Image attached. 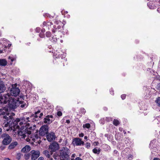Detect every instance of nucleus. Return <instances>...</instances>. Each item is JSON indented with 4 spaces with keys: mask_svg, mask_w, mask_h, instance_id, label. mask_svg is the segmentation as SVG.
I'll return each instance as SVG.
<instances>
[{
    "mask_svg": "<svg viewBox=\"0 0 160 160\" xmlns=\"http://www.w3.org/2000/svg\"><path fill=\"white\" fill-rule=\"evenodd\" d=\"M122 130H123V129L122 128H119V130L120 131H122Z\"/></svg>",
    "mask_w": 160,
    "mask_h": 160,
    "instance_id": "obj_48",
    "label": "nucleus"
},
{
    "mask_svg": "<svg viewBox=\"0 0 160 160\" xmlns=\"http://www.w3.org/2000/svg\"><path fill=\"white\" fill-rule=\"evenodd\" d=\"M98 142H94V143H93L94 145L95 146L98 145Z\"/></svg>",
    "mask_w": 160,
    "mask_h": 160,
    "instance_id": "obj_42",
    "label": "nucleus"
},
{
    "mask_svg": "<svg viewBox=\"0 0 160 160\" xmlns=\"http://www.w3.org/2000/svg\"><path fill=\"white\" fill-rule=\"evenodd\" d=\"M20 158V157H18V159H19Z\"/></svg>",
    "mask_w": 160,
    "mask_h": 160,
    "instance_id": "obj_54",
    "label": "nucleus"
},
{
    "mask_svg": "<svg viewBox=\"0 0 160 160\" xmlns=\"http://www.w3.org/2000/svg\"><path fill=\"white\" fill-rule=\"evenodd\" d=\"M10 122H7L5 121V122L2 125V127H3V128L5 130L8 131L10 129L11 130H12L13 131H15V128H14L13 126L15 125V124L14 123V121L13 123V124L12 125V127H10L9 126L8 123Z\"/></svg>",
    "mask_w": 160,
    "mask_h": 160,
    "instance_id": "obj_7",
    "label": "nucleus"
},
{
    "mask_svg": "<svg viewBox=\"0 0 160 160\" xmlns=\"http://www.w3.org/2000/svg\"><path fill=\"white\" fill-rule=\"evenodd\" d=\"M41 31L42 32H45V29H42Z\"/></svg>",
    "mask_w": 160,
    "mask_h": 160,
    "instance_id": "obj_47",
    "label": "nucleus"
},
{
    "mask_svg": "<svg viewBox=\"0 0 160 160\" xmlns=\"http://www.w3.org/2000/svg\"><path fill=\"white\" fill-rule=\"evenodd\" d=\"M105 109L107 110V108H105Z\"/></svg>",
    "mask_w": 160,
    "mask_h": 160,
    "instance_id": "obj_64",
    "label": "nucleus"
},
{
    "mask_svg": "<svg viewBox=\"0 0 160 160\" xmlns=\"http://www.w3.org/2000/svg\"><path fill=\"white\" fill-rule=\"evenodd\" d=\"M30 122L29 117L21 118H17L14 121L15 124L13 126L14 128L18 129V136L20 139L25 138L26 137L28 138L26 139L27 142L31 141L33 142H38L37 140L39 138L38 132L36 130L35 133L34 135L32 134V133L35 130V126L30 127L28 128Z\"/></svg>",
    "mask_w": 160,
    "mask_h": 160,
    "instance_id": "obj_1",
    "label": "nucleus"
},
{
    "mask_svg": "<svg viewBox=\"0 0 160 160\" xmlns=\"http://www.w3.org/2000/svg\"><path fill=\"white\" fill-rule=\"evenodd\" d=\"M105 109L107 110V108H105Z\"/></svg>",
    "mask_w": 160,
    "mask_h": 160,
    "instance_id": "obj_63",
    "label": "nucleus"
},
{
    "mask_svg": "<svg viewBox=\"0 0 160 160\" xmlns=\"http://www.w3.org/2000/svg\"><path fill=\"white\" fill-rule=\"evenodd\" d=\"M133 157V156L132 155H130L129 156L128 158L130 159H131Z\"/></svg>",
    "mask_w": 160,
    "mask_h": 160,
    "instance_id": "obj_40",
    "label": "nucleus"
},
{
    "mask_svg": "<svg viewBox=\"0 0 160 160\" xmlns=\"http://www.w3.org/2000/svg\"><path fill=\"white\" fill-rule=\"evenodd\" d=\"M8 107H3L0 108V116L4 119L5 121L11 122L15 115L13 113H10Z\"/></svg>",
    "mask_w": 160,
    "mask_h": 160,
    "instance_id": "obj_2",
    "label": "nucleus"
},
{
    "mask_svg": "<svg viewBox=\"0 0 160 160\" xmlns=\"http://www.w3.org/2000/svg\"><path fill=\"white\" fill-rule=\"evenodd\" d=\"M59 55V54H58V53H56V57H58Z\"/></svg>",
    "mask_w": 160,
    "mask_h": 160,
    "instance_id": "obj_49",
    "label": "nucleus"
},
{
    "mask_svg": "<svg viewBox=\"0 0 160 160\" xmlns=\"http://www.w3.org/2000/svg\"><path fill=\"white\" fill-rule=\"evenodd\" d=\"M62 112L60 111H58L57 112V115L59 116H61L62 115Z\"/></svg>",
    "mask_w": 160,
    "mask_h": 160,
    "instance_id": "obj_34",
    "label": "nucleus"
},
{
    "mask_svg": "<svg viewBox=\"0 0 160 160\" xmlns=\"http://www.w3.org/2000/svg\"><path fill=\"white\" fill-rule=\"evenodd\" d=\"M1 137L3 139L2 142L3 144L7 145L11 142L12 138L8 134L6 133H3Z\"/></svg>",
    "mask_w": 160,
    "mask_h": 160,
    "instance_id": "obj_5",
    "label": "nucleus"
},
{
    "mask_svg": "<svg viewBox=\"0 0 160 160\" xmlns=\"http://www.w3.org/2000/svg\"><path fill=\"white\" fill-rule=\"evenodd\" d=\"M9 59H10L12 62L15 60L16 58L14 57H12L11 56H9L8 58Z\"/></svg>",
    "mask_w": 160,
    "mask_h": 160,
    "instance_id": "obj_29",
    "label": "nucleus"
},
{
    "mask_svg": "<svg viewBox=\"0 0 160 160\" xmlns=\"http://www.w3.org/2000/svg\"><path fill=\"white\" fill-rule=\"evenodd\" d=\"M30 157V155L29 154H26L24 155L25 158L26 160H28L29 158Z\"/></svg>",
    "mask_w": 160,
    "mask_h": 160,
    "instance_id": "obj_27",
    "label": "nucleus"
},
{
    "mask_svg": "<svg viewBox=\"0 0 160 160\" xmlns=\"http://www.w3.org/2000/svg\"><path fill=\"white\" fill-rule=\"evenodd\" d=\"M6 90V87L4 86L3 82L0 80V93L3 92Z\"/></svg>",
    "mask_w": 160,
    "mask_h": 160,
    "instance_id": "obj_17",
    "label": "nucleus"
},
{
    "mask_svg": "<svg viewBox=\"0 0 160 160\" xmlns=\"http://www.w3.org/2000/svg\"><path fill=\"white\" fill-rule=\"evenodd\" d=\"M119 124V122L118 120L116 119H114L113 121V124L116 126H118Z\"/></svg>",
    "mask_w": 160,
    "mask_h": 160,
    "instance_id": "obj_26",
    "label": "nucleus"
},
{
    "mask_svg": "<svg viewBox=\"0 0 160 160\" xmlns=\"http://www.w3.org/2000/svg\"><path fill=\"white\" fill-rule=\"evenodd\" d=\"M2 51H0V53H2Z\"/></svg>",
    "mask_w": 160,
    "mask_h": 160,
    "instance_id": "obj_57",
    "label": "nucleus"
},
{
    "mask_svg": "<svg viewBox=\"0 0 160 160\" xmlns=\"http://www.w3.org/2000/svg\"><path fill=\"white\" fill-rule=\"evenodd\" d=\"M90 144L89 143L87 142L85 144V147L87 148H89L90 147Z\"/></svg>",
    "mask_w": 160,
    "mask_h": 160,
    "instance_id": "obj_31",
    "label": "nucleus"
},
{
    "mask_svg": "<svg viewBox=\"0 0 160 160\" xmlns=\"http://www.w3.org/2000/svg\"><path fill=\"white\" fill-rule=\"evenodd\" d=\"M32 154V160H36L40 155V152L38 151L32 150L31 152Z\"/></svg>",
    "mask_w": 160,
    "mask_h": 160,
    "instance_id": "obj_11",
    "label": "nucleus"
},
{
    "mask_svg": "<svg viewBox=\"0 0 160 160\" xmlns=\"http://www.w3.org/2000/svg\"><path fill=\"white\" fill-rule=\"evenodd\" d=\"M41 30V29L40 28L37 27L36 29V31L37 32H39Z\"/></svg>",
    "mask_w": 160,
    "mask_h": 160,
    "instance_id": "obj_33",
    "label": "nucleus"
},
{
    "mask_svg": "<svg viewBox=\"0 0 160 160\" xmlns=\"http://www.w3.org/2000/svg\"><path fill=\"white\" fill-rule=\"evenodd\" d=\"M43 109L41 108H36V112H35V115H33L30 117V122L32 119V121L34 122L36 121H38L39 118H40L43 116Z\"/></svg>",
    "mask_w": 160,
    "mask_h": 160,
    "instance_id": "obj_3",
    "label": "nucleus"
},
{
    "mask_svg": "<svg viewBox=\"0 0 160 160\" xmlns=\"http://www.w3.org/2000/svg\"><path fill=\"white\" fill-rule=\"evenodd\" d=\"M7 64V62L5 59H0V66H5Z\"/></svg>",
    "mask_w": 160,
    "mask_h": 160,
    "instance_id": "obj_22",
    "label": "nucleus"
},
{
    "mask_svg": "<svg viewBox=\"0 0 160 160\" xmlns=\"http://www.w3.org/2000/svg\"><path fill=\"white\" fill-rule=\"evenodd\" d=\"M52 159H52V158H50V160H52Z\"/></svg>",
    "mask_w": 160,
    "mask_h": 160,
    "instance_id": "obj_55",
    "label": "nucleus"
},
{
    "mask_svg": "<svg viewBox=\"0 0 160 160\" xmlns=\"http://www.w3.org/2000/svg\"><path fill=\"white\" fill-rule=\"evenodd\" d=\"M111 92H113V91H112V90L111 89Z\"/></svg>",
    "mask_w": 160,
    "mask_h": 160,
    "instance_id": "obj_59",
    "label": "nucleus"
},
{
    "mask_svg": "<svg viewBox=\"0 0 160 160\" xmlns=\"http://www.w3.org/2000/svg\"><path fill=\"white\" fill-rule=\"evenodd\" d=\"M2 132V128H0V134Z\"/></svg>",
    "mask_w": 160,
    "mask_h": 160,
    "instance_id": "obj_52",
    "label": "nucleus"
},
{
    "mask_svg": "<svg viewBox=\"0 0 160 160\" xmlns=\"http://www.w3.org/2000/svg\"><path fill=\"white\" fill-rule=\"evenodd\" d=\"M55 23L57 25L58 24H59V25L58 26H57V28L56 29V30L55 31L56 32L57 31L59 32L61 31V28H62L61 26H62V22L60 21H56L55 22ZM55 27H57L56 26H55Z\"/></svg>",
    "mask_w": 160,
    "mask_h": 160,
    "instance_id": "obj_16",
    "label": "nucleus"
},
{
    "mask_svg": "<svg viewBox=\"0 0 160 160\" xmlns=\"http://www.w3.org/2000/svg\"><path fill=\"white\" fill-rule=\"evenodd\" d=\"M66 12L67 13H68V12L67 11V12Z\"/></svg>",
    "mask_w": 160,
    "mask_h": 160,
    "instance_id": "obj_62",
    "label": "nucleus"
},
{
    "mask_svg": "<svg viewBox=\"0 0 160 160\" xmlns=\"http://www.w3.org/2000/svg\"><path fill=\"white\" fill-rule=\"evenodd\" d=\"M73 143L76 146H81L84 144V142L82 141L81 139L78 138H75L73 139Z\"/></svg>",
    "mask_w": 160,
    "mask_h": 160,
    "instance_id": "obj_13",
    "label": "nucleus"
},
{
    "mask_svg": "<svg viewBox=\"0 0 160 160\" xmlns=\"http://www.w3.org/2000/svg\"><path fill=\"white\" fill-rule=\"evenodd\" d=\"M69 150L67 147H63V149L60 152V155L63 158L68 159L69 158Z\"/></svg>",
    "mask_w": 160,
    "mask_h": 160,
    "instance_id": "obj_8",
    "label": "nucleus"
},
{
    "mask_svg": "<svg viewBox=\"0 0 160 160\" xmlns=\"http://www.w3.org/2000/svg\"><path fill=\"white\" fill-rule=\"evenodd\" d=\"M157 11L158 12L160 13V8H158Z\"/></svg>",
    "mask_w": 160,
    "mask_h": 160,
    "instance_id": "obj_45",
    "label": "nucleus"
},
{
    "mask_svg": "<svg viewBox=\"0 0 160 160\" xmlns=\"http://www.w3.org/2000/svg\"><path fill=\"white\" fill-rule=\"evenodd\" d=\"M106 120L107 121H110L112 120V118H106Z\"/></svg>",
    "mask_w": 160,
    "mask_h": 160,
    "instance_id": "obj_35",
    "label": "nucleus"
},
{
    "mask_svg": "<svg viewBox=\"0 0 160 160\" xmlns=\"http://www.w3.org/2000/svg\"><path fill=\"white\" fill-rule=\"evenodd\" d=\"M51 33L50 32H47L46 33V35L47 37H50L51 36Z\"/></svg>",
    "mask_w": 160,
    "mask_h": 160,
    "instance_id": "obj_30",
    "label": "nucleus"
},
{
    "mask_svg": "<svg viewBox=\"0 0 160 160\" xmlns=\"http://www.w3.org/2000/svg\"><path fill=\"white\" fill-rule=\"evenodd\" d=\"M126 97V95L125 94H123L121 96V98L123 100L125 99Z\"/></svg>",
    "mask_w": 160,
    "mask_h": 160,
    "instance_id": "obj_37",
    "label": "nucleus"
},
{
    "mask_svg": "<svg viewBox=\"0 0 160 160\" xmlns=\"http://www.w3.org/2000/svg\"><path fill=\"white\" fill-rule=\"evenodd\" d=\"M39 35L40 37L41 38H43L44 37V35L43 33H40Z\"/></svg>",
    "mask_w": 160,
    "mask_h": 160,
    "instance_id": "obj_38",
    "label": "nucleus"
},
{
    "mask_svg": "<svg viewBox=\"0 0 160 160\" xmlns=\"http://www.w3.org/2000/svg\"><path fill=\"white\" fill-rule=\"evenodd\" d=\"M52 115H48L44 118V122L47 124H50L53 120Z\"/></svg>",
    "mask_w": 160,
    "mask_h": 160,
    "instance_id": "obj_15",
    "label": "nucleus"
},
{
    "mask_svg": "<svg viewBox=\"0 0 160 160\" xmlns=\"http://www.w3.org/2000/svg\"><path fill=\"white\" fill-rule=\"evenodd\" d=\"M52 24V22H43V26L44 27H46L48 28L49 29H50L51 25Z\"/></svg>",
    "mask_w": 160,
    "mask_h": 160,
    "instance_id": "obj_18",
    "label": "nucleus"
},
{
    "mask_svg": "<svg viewBox=\"0 0 160 160\" xmlns=\"http://www.w3.org/2000/svg\"><path fill=\"white\" fill-rule=\"evenodd\" d=\"M47 138L48 140L51 142L55 140L56 136L54 133L51 132L48 133L47 136Z\"/></svg>",
    "mask_w": 160,
    "mask_h": 160,
    "instance_id": "obj_14",
    "label": "nucleus"
},
{
    "mask_svg": "<svg viewBox=\"0 0 160 160\" xmlns=\"http://www.w3.org/2000/svg\"><path fill=\"white\" fill-rule=\"evenodd\" d=\"M91 127V125L89 123H87L84 124L83 125V128H89Z\"/></svg>",
    "mask_w": 160,
    "mask_h": 160,
    "instance_id": "obj_25",
    "label": "nucleus"
},
{
    "mask_svg": "<svg viewBox=\"0 0 160 160\" xmlns=\"http://www.w3.org/2000/svg\"><path fill=\"white\" fill-rule=\"evenodd\" d=\"M84 136V134L83 133H81L79 134V136L81 137H82Z\"/></svg>",
    "mask_w": 160,
    "mask_h": 160,
    "instance_id": "obj_41",
    "label": "nucleus"
},
{
    "mask_svg": "<svg viewBox=\"0 0 160 160\" xmlns=\"http://www.w3.org/2000/svg\"><path fill=\"white\" fill-rule=\"evenodd\" d=\"M156 102L158 104V106L160 107V97H158L156 101Z\"/></svg>",
    "mask_w": 160,
    "mask_h": 160,
    "instance_id": "obj_28",
    "label": "nucleus"
},
{
    "mask_svg": "<svg viewBox=\"0 0 160 160\" xmlns=\"http://www.w3.org/2000/svg\"><path fill=\"white\" fill-rule=\"evenodd\" d=\"M57 40V39H56V40H54V41L55 42H56Z\"/></svg>",
    "mask_w": 160,
    "mask_h": 160,
    "instance_id": "obj_56",
    "label": "nucleus"
},
{
    "mask_svg": "<svg viewBox=\"0 0 160 160\" xmlns=\"http://www.w3.org/2000/svg\"><path fill=\"white\" fill-rule=\"evenodd\" d=\"M11 95L9 93L4 94L3 96H0V103L1 105L6 104L10 99Z\"/></svg>",
    "mask_w": 160,
    "mask_h": 160,
    "instance_id": "obj_6",
    "label": "nucleus"
},
{
    "mask_svg": "<svg viewBox=\"0 0 160 160\" xmlns=\"http://www.w3.org/2000/svg\"><path fill=\"white\" fill-rule=\"evenodd\" d=\"M19 92L20 90L18 88L13 87L11 88L10 91L11 95L15 97L18 95Z\"/></svg>",
    "mask_w": 160,
    "mask_h": 160,
    "instance_id": "obj_10",
    "label": "nucleus"
},
{
    "mask_svg": "<svg viewBox=\"0 0 160 160\" xmlns=\"http://www.w3.org/2000/svg\"><path fill=\"white\" fill-rule=\"evenodd\" d=\"M75 156L76 155L75 154H72L71 159H71L72 158L74 159V158L75 157Z\"/></svg>",
    "mask_w": 160,
    "mask_h": 160,
    "instance_id": "obj_39",
    "label": "nucleus"
},
{
    "mask_svg": "<svg viewBox=\"0 0 160 160\" xmlns=\"http://www.w3.org/2000/svg\"><path fill=\"white\" fill-rule=\"evenodd\" d=\"M11 45H12V44H8V45L7 46V47L8 48H10V47H11Z\"/></svg>",
    "mask_w": 160,
    "mask_h": 160,
    "instance_id": "obj_44",
    "label": "nucleus"
},
{
    "mask_svg": "<svg viewBox=\"0 0 160 160\" xmlns=\"http://www.w3.org/2000/svg\"><path fill=\"white\" fill-rule=\"evenodd\" d=\"M43 153L48 158H50V155L48 151L45 150L43 151Z\"/></svg>",
    "mask_w": 160,
    "mask_h": 160,
    "instance_id": "obj_24",
    "label": "nucleus"
},
{
    "mask_svg": "<svg viewBox=\"0 0 160 160\" xmlns=\"http://www.w3.org/2000/svg\"><path fill=\"white\" fill-rule=\"evenodd\" d=\"M111 92H113V91H112V90L111 89Z\"/></svg>",
    "mask_w": 160,
    "mask_h": 160,
    "instance_id": "obj_60",
    "label": "nucleus"
},
{
    "mask_svg": "<svg viewBox=\"0 0 160 160\" xmlns=\"http://www.w3.org/2000/svg\"><path fill=\"white\" fill-rule=\"evenodd\" d=\"M84 138L85 139L87 140L88 139V137L87 136H85L84 137Z\"/></svg>",
    "mask_w": 160,
    "mask_h": 160,
    "instance_id": "obj_50",
    "label": "nucleus"
},
{
    "mask_svg": "<svg viewBox=\"0 0 160 160\" xmlns=\"http://www.w3.org/2000/svg\"><path fill=\"white\" fill-rule=\"evenodd\" d=\"M100 151V150L99 148L97 149L96 148H94L92 150L93 153L98 154L99 153Z\"/></svg>",
    "mask_w": 160,
    "mask_h": 160,
    "instance_id": "obj_23",
    "label": "nucleus"
},
{
    "mask_svg": "<svg viewBox=\"0 0 160 160\" xmlns=\"http://www.w3.org/2000/svg\"><path fill=\"white\" fill-rule=\"evenodd\" d=\"M48 132V128L47 126H43L41 127L39 130V134L40 135L44 136Z\"/></svg>",
    "mask_w": 160,
    "mask_h": 160,
    "instance_id": "obj_9",
    "label": "nucleus"
},
{
    "mask_svg": "<svg viewBox=\"0 0 160 160\" xmlns=\"http://www.w3.org/2000/svg\"><path fill=\"white\" fill-rule=\"evenodd\" d=\"M30 147L28 145H26L21 150L22 152H27L29 151L30 150Z\"/></svg>",
    "mask_w": 160,
    "mask_h": 160,
    "instance_id": "obj_19",
    "label": "nucleus"
},
{
    "mask_svg": "<svg viewBox=\"0 0 160 160\" xmlns=\"http://www.w3.org/2000/svg\"><path fill=\"white\" fill-rule=\"evenodd\" d=\"M43 158L42 157H40L38 159V160H43Z\"/></svg>",
    "mask_w": 160,
    "mask_h": 160,
    "instance_id": "obj_43",
    "label": "nucleus"
},
{
    "mask_svg": "<svg viewBox=\"0 0 160 160\" xmlns=\"http://www.w3.org/2000/svg\"><path fill=\"white\" fill-rule=\"evenodd\" d=\"M18 143L17 142H12L9 146V148L10 149L14 148L17 145Z\"/></svg>",
    "mask_w": 160,
    "mask_h": 160,
    "instance_id": "obj_21",
    "label": "nucleus"
},
{
    "mask_svg": "<svg viewBox=\"0 0 160 160\" xmlns=\"http://www.w3.org/2000/svg\"><path fill=\"white\" fill-rule=\"evenodd\" d=\"M49 148L52 151L55 152L59 149V144L56 142H54L50 145Z\"/></svg>",
    "mask_w": 160,
    "mask_h": 160,
    "instance_id": "obj_12",
    "label": "nucleus"
},
{
    "mask_svg": "<svg viewBox=\"0 0 160 160\" xmlns=\"http://www.w3.org/2000/svg\"><path fill=\"white\" fill-rule=\"evenodd\" d=\"M20 102L21 104L20 107L21 108L23 109L26 108L28 107V104L27 102L26 101L25 102L24 101H21Z\"/></svg>",
    "mask_w": 160,
    "mask_h": 160,
    "instance_id": "obj_20",
    "label": "nucleus"
},
{
    "mask_svg": "<svg viewBox=\"0 0 160 160\" xmlns=\"http://www.w3.org/2000/svg\"><path fill=\"white\" fill-rule=\"evenodd\" d=\"M4 160H11L9 158H5V159Z\"/></svg>",
    "mask_w": 160,
    "mask_h": 160,
    "instance_id": "obj_51",
    "label": "nucleus"
},
{
    "mask_svg": "<svg viewBox=\"0 0 160 160\" xmlns=\"http://www.w3.org/2000/svg\"><path fill=\"white\" fill-rule=\"evenodd\" d=\"M153 160H160V159L157 158H155Z\"/></svg>",
    "mask_w": 160,
    "mask_h": 160,
    "instance_id": "obj_46",
    "label": "nucleus"
},
{
    "mask_svg": "<svg viewBox=\"0 0 160 160\" xmlns=\"http://www.w3.org/2000/svg\"><path fill=\"white\" fill-rule=\"evenodd\" d=\"M8 102L9 103L8 107L9 110H10L11 109H15L18 106L19 101L15 99L12 98L10 97V99H9Z\"/></svg>",
    "mask_w": 160,
    "mask_h": 160,
    "instance_id": "obj_4",
    "label": "nucleus"
},
{
    "mask_svg": "<svg viewBox=\"0 0 160 160\" xmlns=\"http://www.w3.org/2000/svg\"><path fill=\"white\" fill-rule=\"evenodd\" d=\"M112 94H113V93H111Z\"/></svg>",
    "mask_w": 160,
    "mask_h": 160,
    "instance_id": "obj_61",
    "label": "nucleus"
},
{
    "mask_svg": "<svg viewBox=\"0 0 160 160\" xmlns=\"http://www.w3.org/2000/svg\"><path fill=\"white\" fill-rule=\"evenodd\" d=\"M149 8H151V9H152V8H151V7H149Z\"/></svg>",
    "mask_w": 160,
    "mask_h": 160,
    "instance_id": "obj_58",
    "label": "nucleus"
},
{
    "mask_svg": "<svg viewBox=\"0 0 160 160\" xmlns=\"http://www.w3.org/2000/svg\"><path fill=\"white\" fill-rule=\"evenodd\" d=\"M80 112L82 114H84L86 112V111L84 108H81L80 110Z\"/></svg>",
    "mask_w": 160,
    "mask_h": 160,
    "instance_id": "obj_32",
    "label": "nucleus"
},
{
    "mask_svg": "<svg viewBox=\"0 0 160 160\" xmlns=\"http://www.w3.org/2000/svg\"><path fill=\"white\" fill-rule=\"evenodd\" d=\"M70 122V121L68 120H67V122L68 123H69Z\"/></svg>",
    "mask_w": 160,
    "mask_h": 160,
    "instance_id": "obj_53",
    "label": "nucleus"
},
{
    "mask_svg": "<svg viewBox=\"0 0 160 160\" xmlns=\"http://www.w3.org/2000/svg\"><path fill=\"white\" fill-rule=\"evenodd\" d=\"M71 160H82V159L79 157H77L75 159L72 158Z\"/></svg>",
    "mask_w": 160,
    "mask_h": 160,
    "instance_id": "obj_36",
    "label": "nucleus"
}]
</instances>
